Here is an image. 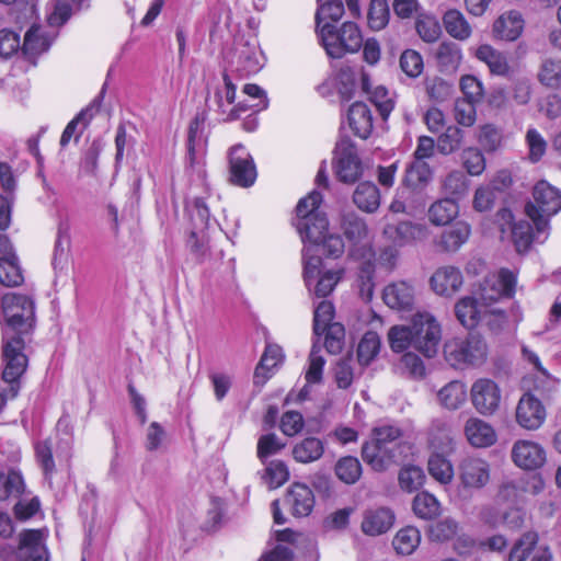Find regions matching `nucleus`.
Segmentation results:
<instances>
[{
  "label": "nucleus",
  "instance_id": "nucleus-39",
  "mask_svg": "<svg viewBox=\"0 0 561 561\" xmlns=\"http://www.w3.org/2000/svg\"><path fill=\"white\" fill-rule=\"evenodd\" d=\"M455 313L458 321L467 329H473L481 319L478 301L472 297L461 298L455 306Z\"/></svg>",
  "mask_w": 561,
  "mask_h": 561
},
{
  "label": "nucleus",
  "instance_id": "nucleus-49",
  "mask_svg": "<svg viewBox=\"0 0 561 561\" xmlns=\"http://www.w3.org/2000/svg\"><path fill=\"white\" fill-rule=\"evenodd\" d=\"M538 535L533 531L525 533L512 547L507 561H525L537 549Z\"/></svg>",
  "mask_w": 561,
  "mask_h": 561
},
{
  "label": "nucleus",
  "instance_id": "nucleus-62",
  "mask_svg": "<svg viewBox=\"0 0 561 561\" xmlns=\"http://www.w3.org/2000/svg\"><path fill=\"white\" fill-rule=\"evenodd\" d=\"M286 444L274 433L262 435L257 440V458L264 462L268 457L279 453Z\"/></svg>",
  "mask_w": 561,
  "mask_h": 561
},
{
  "label": "nucleus",
  "instance_id": "nucleus-13",
  "mask_svg": "<svg viewBox=\"0 0 561 561\" xmlns=\"http://www.w3.org/2000/svg\"><path fill=\"white\" fill-rule=\"evenodd\" d=\"M335 174L341 182L354 183L363 173V165L355 147L348 140H341L335 149Z\"/></svg>",
  "mask_w": 561,
  "mask_h": 561
},
{
  "label": "nucleus",
  "instance_id": "nucleus-6",
  "mask_svg": "<svg viewBox=\"0 0 561 561\" xmlns=\"http://www.w3.org/2000/svg\"><path fill=\"white\" fill-rule=\"evenodd\" d=\"M24 337L2 336V379L8 387V397L13 399L20 391V378L25 373L28 364L24 353Z\"/></svg>",
  "mask_w": 561,
  "mask_h": 561
},
{
  "label": "nucleus",
  "instance_id": "nucleus-11",
  "mask_svg": "<svg viewBox=\"0 0 561 561\" xmlns=\"http://www.w3.org/2000/svg\"><path fill=\"white\" fill-rule=\"evenodd\" d=\"M470 399L479 414L484 416L493 415L501 404V389L494 380L479 378L471 385Z\"/></svg>",
  "mask_w": 561,
  "mask_h": 561
},
{
  "label": "nucleus",
  "instance_id": "nucleus-35",
  "mask_svg": "<svg viewBox=\"0 0 561 561\" xmlns=\"http://www.w3.org/2000/svg\"><path fill=\"white\" fill-rule=\"evenodd\" d=\"M443 23L446 32L458 41H466L471 36V26L458 10L446 11L443 16Z\"/></svg>",
  "mask_w": 561,
  "mask_h": 561
},
{
  "label": "nucleus",
  "instance_id": "nucleus-51",
  "mask_svg": "<svg viewBox=\"0 0 561 561\" xmlns=\"http://www.w3.org/2000/svg\"><path fill=\"white\" fill-rule=\"evenodd\" d=\"M380 348V339L376 332L368 331L362 337L357 347L358 362L362 365H368L378 354Z\"/></svg>",
  "mask_w": 561,
  "mask_h": 561
},
{
  "label": "nucleus",
  "instance_id": "nucleus-12",
  "mask_svg": "<svg viewBox=\"0 0 561 561\" xmlns=\"http://www.w3.org/2000/svg\"><path fill=\"white\" fill-rule=\"evenodd\" d=\"M516 276L506 268L489 274L480 285L479 296L485 304H492L502 297H511L515 293Z\"/></svg>",
  "mask_w": 561,
  "mask_h": 561
},
{
  "label": "nucleus",
  "instance_id": "nucleus-5",
  "mask_svg": "<svg viewBox=\"0 0 561 561\" xmlns=\"http://www.w3.org/2000/svg\"><path fill=\"white\" fill-rule=\"evenodd\" d=\"M533 198L525 210L540 236L549 229V219L561 210V192L547 181H540L534 186Z\"/></svg>",
  "mask_w": 561,
  "mask_h": 561
},
{
  "label": "nucleus",
  "instance_id": "nucleus-17",
  "mask_svg": "<svg viewBox=\"0 0 561 561\" xmlns=\"http://www.w3.org/2000/svg\"><path fill=\"white\" fill-rule=\"evenodd\" d=\"M362 457L375 471H385L391 465L399 462L401 455L394 450L393 446L383 445L373 438L363 445Z\"/></svg>",
  "mask_w": 561,
  "mask_h": 561
},
{
  "label": "nucleus",
  "instance_id": "nucleus-27",
  "mask_svg": "<svg viewBox=\"0 0 561 561\" xmlns=\"http://www.w3.org/2000/svg\"><path fill=\"white\" fill-rule=\"evenodd\" d=\"M394 522V515L389 508L368 510L364 514L362 530L369 536H378L388 531Z\"/></svg>",
  "mask_w": 561,
  "mask_h": 561
},
{
  "label": "nucleus",
  "instance_id": "nucleus-33",
  "mask_svg": "<svg viewBox=\"0 0 561 561\" xmlns=\"http://www.w3.org/2000/svg\"><path fill=\"white\" fill-rule=\"evenodd\" d=\"M324 444L320 438L307 437L297 443L293 448V457L301 463L313 462L322 457Z\"/></svg>",
  "mask_w": 561,
  "mask_h": 561
},
{
  "label": "nucleus",
  "instance_id": "nucleus-10",
  "mask_svg": "<svg viewBox=\"0 0 561 561\" xmlns=\"http://www.w3.org/2000/svg\"><path fill=\"white\" fill-rule=\"evenodd\" d=\"M224 85L216 88L213 100L208 101L209 111H214L222 122L237 119L242 112H245L243 102L234 104L236 85L228 73H224Z\"/></svg>",
  "mask_w": 561,
  "mask_h": 561
},
{
  "label": "nucleus",
  "instance_id": "nucleus-19",
  "mask_svg": "<svg viewBox=\"0 0 561 561\" xmlns=\"http://www.w3.org/2000/svg\"><path fill=\"white\" fill-rule=\"evenodd\" d=\"M56 36L57 31L34 24L24 35L22 51L28 59H34L48 50Z\"/></svg>",
  "mask_w": 561,
  "mask_h": 561
},
{
  "label": "nucleus",
  "instance_id": "nucleus-32",
  "mask_svg": "<svg viewBox=\"0 0 561 561\" xmlns=\"http://www.w3.org/2000/svg\"><path fill=\"white\" fill-rule=\"evenodd\" d=\"M433 176L430 164L422 160H413L405 169L403 184L410 188H422L426 186Z\"/></svg>",
  "mask_w": 561,
  "mask_h": 561
},
{
  "label": "nucleus",
  "instance_id": "nucleus-58",
  "mask_svg": "<svg viewBox=\"0 0 561 561\" xmlns=\"http://www.w3.org/2000/svg\"><path fill=\"white\" fill-rule=\"evenodd\" d=\"M463 131L457 126H448L437 139V149L443 154H450L459 149Z\"/></svg>",
  "mask_w": 561,
  "mask_h": 561
},
{
  "label": "nucleus",
  "instance_id": "nucleus-29",
  "mask_svg": "<svg viewBox=\"0 0 561 561\" xmlns=\"http://www.w3.org/2000/svg\"><path fill=\"white\" fill-rule=\"evenodd\" d=\"M474 56L485 64L490 72L494 76L505 77L510 73V65L507 57L504 53L495 49L489 44L480 45L474 53Z\"/></svg>",
  "mask_w": 561,
  "mask_h": 561
},
{
  "label": "nucleus",
  "instance_id": "nucleus-60",
  "mask_svg": "<svg viewBox=\"0 0 561 561\" xmlns=\"http://www.w3.org/2000/svg\"><path fill=\"white\" fill-rule=\"evenodd\" d=\"M24 490V481L21 473L10 471L8 474L0 473V500L9 496H18Z\"/></svg>",
  "mask_w": 561,
  "mask_h": 561
},
{
  "label": "nucleus",
  "instance_id": "nucleus-9",
  "mask_svg": "<svg viewBox=\"0 0 561 561\" xmlns=\"http://www.w3.org/2000/svg\"><path fill=\"white\" fill-rule=\"evenodd\" d=\"M229 181L240 187H250L254 184L257 172L252 156L241 145L232 146L228 151Z\"/></svg>",
  "mask_w": 561,
  "mask_h": 561
},
{
  "label": "nucleus",
  "instance_id": "nucleus-14",
  "mask_svg": "<svg viewBox=\"0 0 561 561\" xmlns=\"http://www.w3.org/2000/svg\"><path fill=\"white\" fill-rule=\"evenodd\" d=\"M458 478L463 489L480 490L490 481V463L479 457H466L458 465Z\"/></svg>",
  "mask_w": 561,
  "mask_h": 561
},
{
  "label": "nucleus",
  "instance_id": "nucleus-36",
  "mask_svg": "<svg viewBox=\"0 0 561 561\" xmlns=\"http://www.w3.org/2000/svg\"><path fill=\"white\" fill-rule=\"evenodd\" d=\"M105 89L103 88L100 94L84 108L82 110L72 121L68 123L60 137V146L65 148L72 136L75 135L76 128L80 121H89L93 115L99 112Z\"/></svg>",
  "mask_w": 561,
  "mask_h": 561
},
{
  "label": "nucleus",
  "instance_id": "nucleus-26",
  "mask_svg": "<svg viewBox=\"0 0 561 561\" xmlns=\"http://www.w3.org/2000/svg\"><path fill=\"white\" fill-rule=\"evenodd\" d=\"M527 220H519L512 226L511 236L517 252L523 253L529 250L533 242L543 243L549 234V229L539 236L538 229Z\"/></svg>",
  "mask_w": 561,
  "mask_h": 561
},
{
  "label": "nucleus",
  "instance_id": "nucleus-1",
  "mask_svg": "<svg viewBox=\"0 0 561 561\" xmlns=\"http://www.w3.org/2000/svg\"><path fill=\"white\" fill-rule=\"evenodd\" d=\"M1 310L5 321L2 336L26 339L32 333L35 327V306L30 297L7 294L1 300Z\"/></svg>",
  "mask_w": 561,
  "mask_h": 561
},
{
  "label": "nucleus",
  "instance_id": "nucleus-64",
  "mask_svg": "<svg viewBox=\"0 0 561 561\" xmlns=\"http://www.w3.org/2000/svg\"><path fill=\"white\" fill-rule=\"evenodd\" d=\"M416 32L420 37L426 43L436 42L442 33L440 25L434 16L422 15L417 19Z\"/></svg>",
  "mask_w": 561,
  "mask_h": 561
},
{
  "label": "nucleus",
  "instance_id": "nucleus-45",
  "mask_svg": "<svg viewBox=\"0 0 561 561\" xmlns=\"http://www.w3.org/2000/svg\"><path fill=\"white\" fill-rule=\"evenodd\" d=\"M202 123L198 117H196L190 124L187 136V153L191 168H194L195 164H199V159L202 158Z\"/></svg>",
  "mask_w": 561,
  "mask_h": 561
},
{
  "label": "nucleus",
  "instance_id": "nucleus-53",
  "mask_svg": "<svg viewBox=\"0 0 561 561\" xmlns=\"http://www.w3.org/2000/svg\"><path fill=\"white\" fill-rule=\"evenodd\" d=\"M461 163L471 176H479L485 170V158L478 148L469 147L461 152Z\"/></svg>",
  "mask_w": 561,
  "mask_h": 561
},
{
  "label": "nucleus",
  "instance_id": "nucleus-21",
  "mask_svg": "<svg viewBox=\"0 0 561 561\" xmlns=\"http://www.w3.org/2000/svg\"><path fill=\"white\" fill-rule=\"evenodd\" d=\"M284 501L296 517L308 516L314 505V496L311 489L302 483H294L287 491Z\"/></svg>",
  "mask_w": 561,
  "mask_h": 561
},
{
  "label": "nucleus",
  "instance_id": "nucleus-56",
  "mask_svg": "<svg viewBox=\"0 0 561 561\" xmlns=\"http://www.w3.org/2000/svg\"><path fill=\"white\" fill-rule=\"evenodd\" d=\"M368 25L373 31L382 30L389 22L387 0H371L368 10Z\"/></svg>",
  "mask_w": 561,
  "mask_h": 561
},
{
  "label": "nucleus",
  "instance_id": "nucleus-34",
  "mask_svg": "<svg viewBox=\"0 0 561 561\" xmlns=\"http://www.w3.org/2000/svg\"><path fill=\"white\" fill-rule=\"evenodd\" d=\"M353 201L359 209L374 213L380 205L379 190L370 182L360 183L353 194Z\"/></svg>",
  "mask_w": 561,
  "mask_h": 561
},
{
  "label": "nucleus",
  "instance_id": "nucleus-41",
  "mask_svg": "<svg viewBox=\"0 0 561 561\" xmlns=\"http://www.w3.org/2000/svg\"><path fill=\"white\" fill-rule=\"evenodd\" d=\"M24 282L16 255L0 256V283L7 287L20 286Z\"/></svg>",
  "mask_w": 561,
  "mask_h": 561
},
{
  "label": "nucleus",
  "instance_id": "nucleus-30",
  "mask_svg": "<svg viewBox=\"0 0 561 561\" xmlns=\"http://www.w3.org/2000/svg\"><path fill=\"white\" fill-rule=\"evenodd\" d=\"M437 399L443 408L450 411L458 410L467 401V387L460 380H453L437 392Z\"/></svg>",
  "mask_w": 561,
  "mask_h": 561
},
{
  "label": "nucleus",
  "instance_id": "nucleus-54",
  "mask_svg": "<svg viewBox=\"0 0 561 561\" xmlns=\"http://www.w3.org/2000/svg\"><path fill=\"white\" fill-rule=\"evenodd\" d=\"M194 230L205 231L210 220L208 206L202 197H196L186 206Z\"/></svg>",
  "mask_w": 561,
  "mask_h": 561
},
{
  "label": "nucleus",
  "instance_id": "nucleus-4",
  "mask_svg": "<svg viewBox=\"0 0 561 561\" xmlns=\"http://www.w3.org/2000/svg\"><path fill=\"white\" fill-rule=\"evenodd\" d=\"M320 41L331 58H342L346 54H353L363 46V36L358 26L353 22H345L341 28L331 23H323L320 27Z\"/></svg>",
  "mask_w": 561,
  "mask_h": 561
},
{
  "label": "nucleus",
  "instance_id": "nucleus-40",
  "mask_svg": "<svg viewBox=\"0 0 561 561\" xmlns=\"http://www.w3.org/2000/svg\"><path fill=\"white\" fill-rule=\"evenodd\" d=\"M430 476L440 484H449L455 476L451 462L440 454H433L427 461Z\"/></svg>",
  "mask_w": 561,
  "mask_h": 561
},
{
  "label": "nucleus",
  "instance_id": "nucleus-28",
  "mask_svg": "<svg viewBox=\"0 0 561 561\" xmlns=\"http://www.w3.org/2000/svg\"><path fill=\"white\" fill-rule=\"evenodd\" d=\"M348 124L354 134L366 139L373 131V115L366 103L355 102L348 110Z\"/></svg>",
  "mask_w": 561,
  "mask_h": 561
},
{
  "label": "nucleus",
  "instance_id": "nucleus-50",
  "mask_svg": "<svg viewBox=\"0 0 561 561\" xmlns=\"http://www.w3.org/2000/svg\"><path fill=\"white\" fill-rule=\"evenodd\" d=\"M341 227L350 241L359 242L367 237L365 221L353 213L343 215Z\"/></svg>",
  "mask_w": 561,
  "mask_h": 561
},
{
  "label": "nucleus",
  "instance_id": "nucleus-63",
  "mask_svg": "<svg viewBox=\"0 0 561 561\" xmlns=\"http://www.w3.org/2000/svg\"><path fill=\"white\" fill-rule=\"evenodd\" d=\"M454 118L459 125L471 127L477 119L476 102L457 99L454 104Z\"/></svg>",
  "mask_w": 561,
  "mask_h": 561
},
{
  "label": "nucleus",
  "instance_id": "nucleus-57",
  "mask_svg": "<svg viewBox=\"0 0 561 561\" xmlns=\"http://www.w3.org/2000/svg\"><path fill=\"white\" fill-rule=\"evenodd\" d=\"M468 187V180L466 175L459 170L449 172L442 180V188L448 195L461 197L466 195Z\"/></svg>",
  "mask_w": 561,
  "mask_h": 561
},
{
  "label": "nucleus",
  "instance_id": "nucleus-7",
  "mask_svg": "<svg viewBox=\"0 0 561 561\" xmlns=\"http://www.w3.org/2000/svg\"><path fill=\"white\" fill-rule=\"evenodd\" d=\"M413 348L427 358L438 353L442 330L436 319L428 312H419L413 316Z\"/></svg>",
  "mask_w": 561,
  "mask_h": 561
},
{
  "label": "nucleus",
  "instance_id": "nucleus-44",
  "mask_svg": "<svg viewBox=\"0 0 561 561\" xmlns=\"http://www.w3.org/2000/svg\"><path fill=\"white\" fill-rule=\"evenodd\" d=\"M413 511L421 518L432 519L439 515L440 504L433 494L423 491L415 495Z\"/></svg>",
  "mask_w": 561,
  "mask_h": 561
},
{
  "label": "nucleus",
  "instance_id": "nucleus-55",
  "mask_svg": "<svg viewBox=\"0 0 561 561\" xmlns=\"http://www.w3.org/2000/svg\"><path fill=\"white\" fill-rule=\"evenodd\" d=\"M426 477L424 471L416 466H408L400 470L399 472V484L402 490L407 492H414L419 490Z\"/></svg>",
  "mask_w": 561,
  "mask_h": 561
},
{
  "label": "nucleus",
  "instance_id": "nucleus-31",
  "mask_svg": "<svg viewBox=\"0 0 561 561\" xmlns=\"http://www.w3.org/2000/svg\"><path fill=\"white\" fill-rule=\"evenodd\" d=\"M459 214V206L453 198H442L428 208V219L435 226H445L451 222Z\"/></svg>",
  "mask_w": 561,
  "mask_h": 561
},
{
  "label": "nucleus",
  "instance_id": "nucleus-48",
  "mask_svg": "<svg viewBox=\"0 0 561 561\" xmlns=\"http://www.w3.org/2000/svg\"><path fill=\"white\" fill-rule=\"evenodd\" d=\"M335 474L344 483L354 484L362 476V465L356 457H343L335 465Z\"/></svg>",
  "mask_w": 561,
  "mask_h": 561
},
{
  "label": "nucleus",
  "instance_id": "nucleus-2",
  "mask_svg": "<svg viewBox=\"0 0 561 561\" xmlns=\"http://www.w3.org/2000/svg\"><path fill=\"white\" fill-rule=\"evenodd\" d=\"M295 227L306 245L302 252L304 260V279L310 286L311 279L317 275L319 266H321V257L313 254V248L320 245V241L328 233L329 221L327 216L321 211L317 215H311L304 220H295Z\"/></svg>",
  "mask_w": 561,
  "mask_h": 561
},
{
  "label": "nucleus",
  "instance_id": "nucleus-8",
  "mask_svg": "<svg viewBox=\"0 0 561 561\" xmlns=\"http://www.w3.org/2000/svg\"><path fill=\"white\" fill-rule=\"evenodd\" d=\"M41 530L28 529L20 534L18 550L4 545L0 547V561H47Z\"/></svg>",
  "mask_w": 561,
  "mask_h": 561
},
{
  "label": "nucleus",
  "instance_id": "nucleus-37",
  "mask_svg": "<svg viewBox=\"0 0 561 561\" xmlns=\"http://www.w3.org/2000/svg\"><path fill=\"white\" fill-rule=\"evenodd\" d=\"M421 542V533L413 526L400 529L392 540V546L398 554L410 556Z\"/></svg>",
  "mask_w": 561,
  "mask_h": 561
},
{
  "label": "nucleus",
  "instance_id": "nucleus-38",
  "mask_svg": "<svg viewBox=\"0 0 561 561\" xmlns=\"http://www.w3.org/2000/svg\"><path fill=\"white\" fill-rule=\"evenodd\" d=\"M538 81L549 89H559L561 87V59L545 58L538 68Z\"/></svg>",
  "mask_w": 561,
  "mask_h": 561
},
{
  "label": "nucleus",
  "instance_id": "nucleus-16",
  "mask_svg": "<svg viewBox=\"0 0 561 561\" xmlns=\"http://www.w3.org/2000/svg\"><path fill=\"white\" fill-rule=\"evenodd\" d=\"M511 457L518 468L533 471L545 465L546 450L537 442L518 439L513 444Z\"/></svg>",
  "mask_w": 561,
  "mask_h": 561
},
{
  "label": "nucleus",
  "instance_id": "nucleus-52",
  "mask_svg": "<svg viewBox=\"0 0 561 561\" xmlns=\"http://www.w3.org/2000/svg\"><path fill=\"white\" fill-rule=\"evenodd\" d=\"M438 64L446 69H456L462 59L461 49L453 42H443L436 53Z\"/></svg>",
  "mask_w": 561,
  "mask_h": 561
},
{
  "label": "nucleus",
  "instance_id": "nucleus-24",
  "mask_svg": "<svg viewBox=\"0 0 561 561\" xmlns=\"http://www.w3.org/2000/svg\"><path fill=\"white\" fill-rule=\"evenodd\" d=\"M470 234V226L465 221H457L440 233L435 244L440 251L456 252L468 241Z\"/></svg>",
  "mask_w": 561,
  "mask_h": 561
},
{
  "label": "nucleus",
  "instance_id": "nucleus-15",
  "mask_svg": "<svg viewBox=\"0 0 561 561\" xmlns=\"http://www.w3.org/2000/svg\"><path fill=\"white\" fill-rule=\"evenodd\" d=\"M546 416V408L537 397L530 392L520 397L515 410V420L522 428L536 431L545 423Z\"/></svg>",
  "mask_w": 561,
  "mask_h": 561
},
{
  "label": "nucleus",
  "instance_id": "nucleus-18",
  "mask_svg": "<svg viewBox=\"0 0 561 561\" xmlns=\"http://www.w3.org/2000/svg\"><path fill=\"white\" fill-rule=\"evenodd\" d=\"M383 236L394 245L403 247L411 242L422 240L427 236V229L424 225L412 221H399L388 224L383 228Z\"/></svg>",
  "mask_w": 561,
  "mask_h": 561
},
{
  "label": "nucleus",
  "instance_id": "nucleus-42",
  "mask_svg": "<svg viewBox=\"0 0 561 561\" xmlns=\"http://www.w3.org/2000/svg\"><path fill=\"white\" fill-rule=\"evenodd\" d=\"M343 271H327L320 275V268L318 270L317 275L311 279L310 285L317 279L313 295L319 298H324L329 296L342 278ZM308 289L311 291V286H308Z\"/></svg>",
  "mask_w": 561,
  "mask_h": 561
},
{
  "label": "nucleus",
  "instance_id": "nucleus-25",
  "mask_svg": "<svg viewBox=\"0 0 561 561\" xmlns=\"http://www.w3.org/2000/svg\"><path fill=\"white\" fill-rule=\"evenodd\" d=\"M462 285L461 272L454 266L439 267L431 277V286L438 295H453Z\"/></svg>",
  "mask_w": 561,
  "mask_h": 561
},
{
  "label": "nucleus",
  "instance_id": "nucleus-3",
  "mask_svg": "<svg viewBox=\"0 0 561 561\" xmlns=\"http://www.w3.org/2000/svg\"><path fill=\"white\" fill-rule=\"evenodd\" d=\"M444 357L451 367L457 369L480 367L486 360L488 346L479 335L454 337L444 344Z\"/></svg>",
  "mask_w": 561,
  "mask_h": 561
},
{
  "label": "nucleus",
  "instance_id": "nucleus-22",
  "mask_svg": "<svg viewBox=\"0 0 561 561\" xmlns=\"http://www.w3.org/2000/svg\"><path fill=\"white\" fill-rule=\"evenodd\" d=\"M414 287L404 280L389 284L382 293L383 301L391 309L410 310L414 304Z\"/></svg>",
  "mask_w": 561,
  "mask_h": 561
},
{
  "label": "nucleus",
  "instance_id": "nucleus-43",
  "mask_svg": "<svg viewBox=\"0 0 561 561\" xmlns=\"http://www.w3.org/2000/svg\"><path fill=\"white\" fill-rule=\"evenodd\" d=\"M388 341L390 348L396 353L413 348V330L412 323L407 325H393L388 331Z\"/></svg>",
  "mask_w": 561,
  "mask_h": 561
},
{
  "label": "nucleus",
  "instance_id": "nucleus-61",
  "mask_svg": "<svg viewBox=\"0 0 561 561\" xmlns=\"http://www.w3.org/2000/svg\"><path fill=\"white\" fill-rule=\"evenodd\" d=\"M289 478L287 466L280 460H274L265 468L263 480L270 489L283 485Z\"/></svg>",
  "mask_w": 561,
  "mask_h": 561
},
{
  "label": "nucleus",
  "instance_id": "nucleus-47",
  "mask_svg": "<svg viewBox=\"0 0 561 561\" xmlns=\"http://www.w3.org/2000/svg\"><path fill=\"white\" fill-rule=\"evenodd\" d=\"M260 51L256 45H250L247 43L243 45V48L238 50V70L241 72V76H249L251 73H255L260 70Z\"/></svg>",
  "mask_w": 561,
  "mask_h": 561
},
{
  "label": "nucleus",
  "instance_id": "nucleus-59",
  "mask_svg": "<svg viewBox=\"0 0 561 561\" xmlns=\"http://www.w3.org/2000/svg\"><path fill=\"white\" fill-rule=\"evenodd\" d=\"M334 318V306L329 300L321 301L316 308L313 312V332L317 335H321L324 333L325 329L333 324L332 322Z\"/></svg>",
  "mask_w": 561,
  "mask_h": 561
},
{
  "label": "nucleus",
  "instance_id": "nucleus-20",
  "mask_svg": "<svg viewBox=\"0 0 561 561\" xmlns=\"http://www.w3.org/2000/svg\"><path fill=\"white\" fill-rule=\"evenodd\" d=\"M525 21L520 12L511 10L502 13L493 23L492 32L495 38L513 42L523 33Z\"/></svg>",
  "mask_w": 561,
  "mask_h": 561
},
{
  "label": "nucleus",
  "instance_id": "nucleus-23",
  "mask_svg": "<svg viewBox=\"0 0 561 561\" xmlns=\"http://www.w3.org/2000/svg\"><path fill=\"white\" fill-rule=\"evenodd\" d=\"M465 435L470 445L479 448L492 446L497 438L493 426L478 417L467 420L465 424Z\"/></svg>",
  "mask_w": 561,
  "mask_h": 561
},
{
  "label": "nucleus",
  "instance_id": "nucleus-46",
  "mask_svg": "<svg viewBox=\"0 0 561 561\" xmlns=\"http://www.w3.org/2000/svg\"><path fill=\"white\" fill-rule=\"evenodd\" d=\"M428 442L435 449H453L454 442L448 425L440 420L433 421L428 431Z\"/></svg>",
  "mask_w": 561,
  "mask_h": 561
}]
</instances>
